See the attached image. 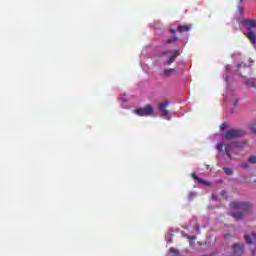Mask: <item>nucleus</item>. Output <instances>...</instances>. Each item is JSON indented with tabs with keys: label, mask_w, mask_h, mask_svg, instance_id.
Returning <instances> with one entry per match:
<instances>
[{
	"label": "nucleus",
	"mask_w": 256,
	"mask_h": 256,
	"mask_svg": "<svg viewBox=\"0 0 256 256\" xmlns=\"http://www.w3.org/2000/svg\"><path fill=\"white\" fill-rule=\"evenodd\" d=\"M240 13L243 14V10H240Z\"/></svg>",
	"instance_id": "26"
},
{
	"label": "nucleus",
	"mask_w": 256,
	"mask_h": 256,
	"mask_svg": "<svg viewBox=\"0 0 256 256\" xmlns=\"http://www.w3.org/2000/svg\"><path fill=\"white\" fill-rule=\"evenodd\" d=\"M221 129H225V125L223 124V125H221Z\"/></svg>",
	"instance_id": "24"
},
{
	"label": "nucleus",
	"mask_w": 256,
	"mask_h": 256,
	"mask_svg": "<svg viewBox=\"0 0 256 256\" xmlns=\"http://www.w3.org/2000/svg\"><path fill=\"white\" fill-rule=\"evenodd\" d=\"M220 195H221V197H225V199H227V192H225V190H222L220 192Z\"/></svg>",
	"instance_id": "20"
},
{
	"label": "nucleus",
	"mask_w": 256,
	"mask_h": 256,
	"mask_svg": "<svg viewBox=\"0 0 256 256\" xmlns=\"http://www.w3.org/2000/svg\"><path fill=\"white\" fill-rule=\"evenodd\" d=\"M181 55V52L179 50H175L173 55L169 57V59L164 63V65H171L172 63H175V59H177Z\"/></svg>",
	"instance_id": "7"
},
{
	"label": "nucleus",
	"mask_w": 256,
	"mask_h": 256,
	"mask_svg": "<svg viewBox=\"0 0 256 256\" xmlns=\"http://www.w3.org/2000/svg\"><path fill=\"white\" fill-rule=\"evenodd\" d=\"M245 85H247V87H252V89H256V81L254 78L247 79Z\"/></svg>",
	"instance_id": "12"
},
{
	"label": "nucleus",
	"mask_w": 256,
	"mask_h": 256,
	"mask_svg": "<svg viewBox=\"0 0 256 256\" xmlns=\"http://www.w3.org/2000/svg\"><path fill=\"white\" fill-rule=\"evenodd\" d=\"M182 237H184L185 239H190L191 241H195L197 239L196 236H190L189 234L182 232Z\"/></svg>",
	"instance_id": "13"
},
{
	"label": "nucleus",
	"mask_w": 256,
	"mask_h": 256,
	"mask_svg": "<svg viewBox=\"0 0 256 256\" xmlns=\"http://www.w3.org/2000/svg\"><path fill=\"white\" fill-rule=\"evenodd\" d=\"M223 171L225 175H233V170L231 168L224 167Z\"/></svg>",
	"instance_id": "16"
},
{
	"label": "nucleus",
	"mask_w": 256,
	"mask_h": 256,
	"mask_svg": "<svg viewBox=\"0 0 256 256\" xmlns=\"http://www.w3.org/2000/svg\"><path fill=\"white\" fill-rule=\"evenodd\" d=\"M170 33H172V35H175V33H177L176 29H170Z\"/></svg>",
	"instance_id": "21"
},
{
	"label": "nucleus",
	"mask_w": 256,
	"mask_h": 256,
	"mask_svg": "<svg viewBox=\"0 0 256 256\" xmlns=\"http://www.w3.org/2000/svg\"><path fill=\"white\" fill-rule=\"evenodd\" d=\"M238 100H236V102L234 103L235 106H237Z\"/></svg>",
	"instance_id": "25"
},
{
	"label": "nucleus",
	"mask_w": 256,
	"mask_h": 256,
	"mask_svg": "<svg viewBox=\"0 0 256 256\" xmlns=\"http://www.w3.org/2000/svg\"><path fill=\"white\" fill-rule=\"evenodd\" d=\"M195 229H196V231L199 233V231H200V229H201V228L199 227V224H196V225H195Z\"/></svg>",
	"instance_id": "22"
},
{
	"label": "nucleus",
	"mask_w": 256,
	"mask_h": 256,
	"mask_svg": "<svg viewBox=\"0 0 256 256\" xmlns=\"http://www.w3.org/2000/svg\"><path fill=\"white\" fill-rule=\"evenodd\" d=\"M242 167V169H249V163L244 162L240 165Z\"/></svg>",
	"instance_id": "18"
},
{
	"label": "nucleus",
	"mask_w": 256,
	"mask_h": 256,
	"mask_svg": "<svg viewBox=\"0 0 256 256\" xmlns=\"http://www.w3.org/2000/svg\"><path fill=\"white\" fill-rule=\"evenodd\" d=\"M167 107H169V101L167 100L159 104L158 109L162 113V117H167V115H169Z\"/></svg>",
	"instance_id": "5"
},
{
	"label": "nucleus",
	"mask_w": 256,
	"mask_h": 256,
	"mask_svg": "<svg viewBox=\"0 0 256 256\" xmlns=\"http://www.w3.org/2000/svg\"><path fill=\"white\" fill-rule=\"evenodd\" d=\"M248 161L251 165H256V156L255 155L250 156Z\"/></svg>",
	"instance_id": "15"
},
{
	"label": "nucleus",
	"mask_w": 256,
	"mask_h": 256,
	"mask_svg": "<svg viewBox=\"0 0 256 256\" xmlns=\"http://www.w3.org/2000/svg\"><path fill=\"white\" fill-rule=\"evenodd\" d=\"M176 41H179V38L177 36H174L167 40V44L171 45V43H175Z\"/></svg>",
	"instance_id": "14"
},
{
	"label": "nucleus",
	"mask_w": 256,
	"mask_h": 256,
	"mask_svg": "<svg viewBox=\"0 0 256 256\" xmlns=\"http://www.w3.org/2000/svg\"><path fill=\"white\" fill-rule=\"evenodd\" d=\"M243 25L247 31H251V29H256V20L246 19L243 21Z\"/></svg>",
	"instance_id": "6"
},
{
	"label": "nucleus",
	"mask_w": 256,
	"mask_h": 256,
	"mask_svg": "<svg viewBox=\"0 0 256 256\" xmlns=\"http://www.w3.org/2000/svg\"><path fill=\"white\" fill-rule=\"evenodd\" d=\"M245 35H246L247 39H249V41L252 43V45H255V43H256V34H255V32H253V30H247Z\"/></svg>",
	"instance_id": "8"
},
{
	"label": "nucleus",
	"mask_w": 256,
	"mask_h": 256,
	"mask_svg": "<svg viewBox=\"0 0 256 256\" xmlns=\"http://www.w3.org/2000/svg\"><path fill=\"white\" fill-rule=\"evenodd\" d=\"M245 137V130L243 129H231L225 132V141H232V139H239Z\"/></svg>",
	"instance_id": "2"
},
{
	"label": "nucleus",
	"mask_w": 256,
	"mask_h": 256,
	"mask_svg": "<svg viewBox=\"0 0 256 256\" xmlns=\"http://www.w3.org/2000/svg\"><path fill=\"white\" fill-rule=\"evenodd\" d=\"M134 113L138 117H151L155 114V108L151 104H147L145 107L135 109Z\"/></svg>",
	"instance_id": "3"
},
{
	"label": "nucleus",
	"mask_w": 256,
	"mask_h": 256,
	"mask_svg": "<svg viewBox=\"0 0 256 256\" xmlns=\"http://www.w3.org/2000/svg\"><path fill=\"white\" fill-rule=\"evenodd\" d=\"M225 144L223 143V142H220L218 145H217V149H218V151H219V153H222V155H223V153H225V152H223V146H224Z\"/></svg>",
	"instance_id": "17"
},
{
	"label": "nucleus",
	"mask_w": 256,
	"mask_h": 256,
	"mask_svg": "<svg viewBox=\"0 0 256 256\" xmlns=\"http://www.w3.org/2000/svg\"><path fill=\"white\" fill-rule=\"evenodd\" d=\"M229 237H231L230 234H226V235H225V239H229Z\"/></svg>",
	"instance_id": "23"
},
{
	"label": "nucleus",
	"mask_w": 256,
	"mask_h": 256,
	"mask_svg": "<svg viewBox=\"0 0 256 256\" xmlns=\"http://www.w3.org/2000/svg\"><path fill=\"white\" fill-rule=\"evenodd\" d=\"M193 29V25H179L178 26V33H187V31H191Z\"/></svg>",
	"instance_id": "9"
},
{
	"label": "nucleus",
	"mask_w": 256,
	"mask_h": 256,
	"mask_svg": "<svg viewBox=\"0 0 256 256\" xmlns=\"http://www.w3.org/2000/svg\"><path fill=\"white\" fill-rule=\"evenodd\" d=\"M192 179H194V181H198V183H201L202 185H205L206 187H209V185H211V183L199 178V176H197L195 173H192Z\"/></svg>",
	"instance_id": "10"
},
{
	"label": "nucleus",
	"mask_w": 256,
	"mask_h": 256,
	"mask_svg": "<svg viewBox=\"0 0 256 256\" xmlns=\"http://www.w3.org/2000/svg\"><path fill=\"white\" fill-rule=\"evenodd\" d=\"M170 253H174L175 255H179V252L174 247L170 248Z\"/></svg>",
	"instance_id": "19"
},
{
	"label": "nucleus",
	"mask_w": 256,
	"mask_h": 256,
	"mask_svg": "<svg viewBox=\"0 0 256 256\" xmlns=\"http://www.w3.org/2000/svg\"><path fill=\"white\" fill-rule=\"evenodd\" d=\"M176 69L175 68H169V69H165L162 72V75H164V77H171V75H173V73H176Z\"/></svg>",
	"instance_id": "11"
},
{
	"label": "nucleus",
	"mask_w": 256,
	"mask_h": 256,
	"mask_svg": "<svg viewBox=\"0 0 256 256\" xmlns=\"http://www.w3.org/2000/svg\"><path fill=\"white\" fill-rule=\"evenodd\" d=\"M230 208L232 209L231 216L236 221H241L242 219H245L249 213H251L253 204L250 202H231Z\"/></svg>",
	"instance_id": "1"
},
{
	"label": "nucleus",
	"mask_w": 256,
	"mask_h": 256,
	"mask_svg": "<svg viewBox=\"0 0 256 256\" xmlns=\"http://www.w3.org/2000/svg\"><path fill=\"white\" fill-rule=\"evenodd\" d=\"M167 52H163L162 55H165Z\"/></svg>",
	"instance_id": "27"
},
{
	"label": "nucleus",
	"mask_w": 256,
	"mask_h": 256,
	"mask_svg": "<svg viewBox=\"0 0 256 256\" xmlns=\"http://www.w3.org/2000/svg\"><path fill=\"white\" fill-rule=\"evenodd\" d=\"M237 147H243V143L233 142L231 144H226L225 152L223 153V155H228L229 159H233V156L231 155V151H233V149H236Z\"/></svg>",
	"instance_id": "4"
},
{
	"label": "nucleus",
	"mask_w": 256,
	"mask_h": 256,
	"mask_svg": "<svg viewBox=\"0 0 256 256\" xmlns=\"http://www.w3.org/2000/svg\"><path fill=\"white\" fill-rule=\"evenodd\" d=\"M240 3H243V0H240Z\"/></svg>",
	"instance_id": "28"
}]
</instances>
